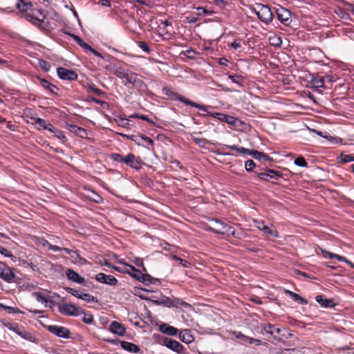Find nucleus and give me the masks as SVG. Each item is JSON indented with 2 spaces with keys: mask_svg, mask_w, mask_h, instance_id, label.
Returning a JSON list of instances; mask_svg holds the SVG:
<instances>
[{
  "mask_svg": "<svg viewBox=\"0 0 354 354\" xmlns=\"http://www.w3.org/2000/svg\"><path fill=\"white\" fill-rule=\"evenodd\" d=\"M114 75L118 78L124 80L123 83L124 85L131 84L138 88H142L146 86L141 75L123 67H118L114 72Z\"/></svg>",
  "mask_w": 354,
  "mask_h": 354,
  "instance_id": "obj_1",
  "label": "nucleus"
},
{
  "mask_svg": "<svg viewBox=\"0 0 354 354\" xmlns=\"http://www.w3.org/2000/svg\"><path fill=\"white\" fill-rule=\"evenodd\" d=\"M3 8H0V10L10 12L13 11L14 6L16 7L21 12V17L25 18V14L31 12L33 5L30 1H25L24 0H1Z\"/></svg>",
  "mask_w": 354,
  "mask_h": 354,
  "instance_id": "obj_2",
  "label": "nucleus"
},
{
  "mask_svg": "<svg viewBox=\"0 0 354 354\" xmlns=\"http://www.w3.org/2000/svg\"><path fill=\"white\" fill-rule=\"evenodd\" d=\"M109 157L113 161L124 163L136 171L140 170L144 164L140 157H136L132 153H129L125 156H123L120 153H113L110 154Z\"/></svg>",
  "mask_w": 354,
  "mask_h": 354,
  "instance_id": "obj_3",
  "label": "nucleus"
},
{
  "mask_svg": "<svg viewBox=\"0 0 354 354\" xmlns=\"http://www.w3.org/2000/svg\"><path fill=\"white\" fill-rule=\"evenodd\" d=\"M162 93L171 100L180 101V102H183V104H185V105H188V106H191L192 107L197 108L202 111H207V109L209 108H210V106L209 105L198 104V103L194 102L185 97H183L178 93L172 91L171 88H169L167 86H165L162 88Z\"/></svg>",
  "mask_w": 354,
  "mask_h": 354,
  "instance_id": "obj_4",
  "label": "nucleus"
},
{
  "mask_svg": "<svg viewBox=\"0 0 354 354\" xmlns=\"http://www.w3.org/2000/svg\"><path fill=\"white\" fill-rule=\"evenodd\" d=\"M252 10L257 15L259 19L266 24H268L273 19V13L267 5L256 3L252 7Z\"/></svg>",
  "mask_w": 354,
  "mask_h": 354,
  "instance_id": "obj_5",
  "label": "nucleus"
},
{
  "mask_svg": "<svg viewBox=\"0 0 354 354\" xmlns=\"http://www.w3.org/2000/svg\"><path fill=\"white\" fill-rule=\"evenodd\" d=\"M46 18V13L41 9L32 8L30 12L25 14V19L38 27L41 26Z\"/></svg>",
  "mask_w": 354,
  "mask_h": 354,
  "instance_id": "obj_6",
  "label": "nucleus"
},
{
  "mask_svg": "<svg viewBox=\"0 0 354 354\" xmlns=\"http://www.w3.org/2000/svg\"><path fill=\"white\" fill-rule=\"evenodd\" d=\"M50 304L57 306L59 312L64 315L78 316L80 315L79 308L75 304L55 303L53 301H50Z\"/></svg>",
  "mask_w": 354,
  "mask_h": 354,
  "instance_id": "obj_7",
  "label": "nucleus"
},
{
  "mask_svg": "<svg viewBox=\"0 0 354 354\" xmlns=\"http://www.w3.org/2000/svg\"><path fill=\"white\" fill-rule=\"evenodd\" d=\"M226 149H230L232 150L236 151L239 153L247 154L251 156L256 160H261L262 157H267V154L263 152H260L257 150H250L243 147H238L236 145H225Z\"/></svg>",
  "mask_w": 354,
  "mask_h": 354,
  "instance_id": "obj_8",
  "label": "nucleus"
},
{
  "mask_svg": "<svg viewBox=\"0 0 354 354\" xmlns=\"http://www.w3.org/2000/svg\"><path fill=\"white\" fill-rule=\"evenodd\" d=\"M276 14L279 21L284 26H290L292 23V13L289 10L280 7L276 10Z\"/></svg>",
  "mask_w": 354,
  "mask_h": 354,
  "instance_id": "obj_9",
  "label": "nucleus"
},
{
  "mask_svg": "<svg viewBox=\"0 0 354 354\" xmlns=\"http://www.w3.org/2000/svg\"><path fill=\"white\" fill-rule=\"evenodd\" d=\"M68 35L71 37L75 41H76L84 50L90 51L95 56L100 57V59H104V55H102L100 53L93 48L88 44L84 41L82 39H81L79 36L75 35L72 33H68Z\"/></svg>",
  "mask_w": 354,
  "mask_h": 354,
  "instance_id": "obj_10",
  "label": "nucleus"
},
{
  "mask_svg": "<svg viewBox=\"0 0 354 354\" xmlns=\"http://www.w3.org/2000/svg\"><path fill=\"white\" fill-rule=\"evenodd\" d=\"M47 330L55 335L56 336L62 338H68L70 337L71 332L70 330L64 327V326H60L57 325H50L47 326Z\"/></svg>",
  "mask_w": 354,
  "mask_h": 354,
  "instance_id": "obj_11",
  "label": "nucleus"
},
{
  "mask_svg": "<svg viewBox=\"0 0 354 354\" xmlns=\"http://www.w3.org/2000/svg\"><path fill=\"white\" fill-rule=\"evenodd\" d=\"M163 345L178 353H184V351H185V348L180 342L169 337L163 339Z\"/></svg>",
  "mask_w": 354,
  "mask_h": 354,
  "instance_id": "obj_12",
  "label": "nucleus"
},
{
  "mask_svg": "<svg viewBox=\"0 0 354 354\" xmlns=\"http://www.w3.org/2000/svg\"><path fill=\"white\" fill-rule=\"evenodd\" d=\"M58 77L63 80L74 81L77 78V74L75 71L66 69L63 67L57 68Z\"/></svg>",
  "mask_w": 354,
  "mask_h": 354,
  "instance_id": "obj_13",
  "label": "nucleus"
},
{
  "mask_svg": "<svg viewBox=\"0 0 354 354\" xmlns=\"http://www.w3.org/2000/svg\"><path fill=\"white\" fill-rule=\"evenodd\" d=\"M95 279L101 283L115 286L118 284V279L113 275H107L100 272L95 275Z\"/></svg>",
  "mask_w": 354,
  "mask_h": 354,
  "instance_id": "obj_14",
  "label": "nucleus"
},
{
  "mask_svg": "<svg viewBox=\"0 0 354 354\" xmlns=\"http://www.w3.org/2000/svg\"><path fill=\"white\" fill-rule=\"evenodd\" d=\"M255 226L261 231H263L266 234L270 235L273 237H278V232L275 227H270L265 225L263 221H254Z\"/></svg>",
  "mask_w": 354,
  "mask_h": 354,
  "instance_id": "obj_15",
  "label": "nucleus"
},
{
  "mask_svg": "<svg viewBox=\"0 0 354 354\" xmlns=\"http://www.w3.org/2000/svg\"><path fill=\"white\" fill-rule=\"evenodd\" d=\"M104 59H101L102 61L100 62L98 64L102 66L106 71L110 73H113L115 71V69L118 67H115L113 61H115V59L109 55H106L104 56Z\"/></svg>",
  "mask_w": 354,
  "mask_h": 354,
  "instance_id": "obj_16",
  "label": "nucleus"
},
{
  "mask_svg": "<svg viewBox=\"0 0 354 354\" xmlns=\"http://www.w3.org/2000/svg\"><path fill=\"white\" fill-rule=\"evenodd\" d=\"M209 229L216 234H221L223 232L225 223L217 218H212L209 220Z\"/></svg>",
  "mask_w": 354,
  "mask_h": 354,
  "instance_id": "obj_17",
  "label": "nucleus"
},
{
  "mask_svg": "<svg viewBox=\"0 0 354 354\" xmlns=\"http://www.w3.org/2000/svg\"><path fill=\"white\" fill-rule=\"evenodd\" d=\"M111 342L113 344H117L118 343H120V346L124 350L127 351L130 353H138L141 351L140 347L138 345L133 344L131 342H125V341H119V340L112 341Z\"/></svg>",
  "mask_w": 354,
  "mask_h": 354,
  "instance_id": "obj_18",
  "label": "nucleus"
},
{
  "mask_svg": "<svg viewBox=\"0 0 354 354\" xmlns=\"http://www.w3.org/2000/svg\"><path fill=\"white\" fill-rule=\"evenodd\" d=\"M109 330L112 333L116 334L119 336H123L126 333L124 325L116 321H113L111 323L109 326Z\"/></svg>",
  "mask_w": 354,
  "mask_h": 354,
  "instance_id": "obj_19",
  "label": "nucleus"
},
{
  "mask_svg": "<svg viewBox=\"0 0 354 354\" xmlns=\"http://www.w3.org/2000/svg\"><path fill=\"white\" fill-rule=\"evenodd\" d=\"M15 277V274L13 272V270L9 268L7 265L5 269L0 272V278L8 283H12Z\"/></svg>",
  "mask_w": 354,
  "mask_h": 354,
  "instance_id": "obj_20",
  "label": "nucleus"
},
{
  "mask_svg": "<svg viewBox=\"0 0 354 354\" xmlns=\"http://www.w3.org/2000/svg\"><path fill=\"white\" fill-rule=\"evenodd\" d=\"M158 330L164 333V334H167L168 335H171V336H175L178 334V330L172 326H170L167 324H165V323H162L161 324L159 325V327H158Z\"/></svg>",
  "mask_w": 354,
  "mask_h": 354,
  "instance_id": "obj_21",
  "label": "nucleus"
},
{
  "mask_svg": "<svg viewBox=\"0 0 354 354\" xmlns=\"http://www.w3.org/2000/svg\"><path fill=\"white\" fill-rule=\"evenodd\" d=\"M66 275L68 280L72 281L73 282H76L80 284H82L85 281L84 277H81L78 273H77L72 269H68L66 271Z\"/></svg>",
  "mask_w": 354,
  "mask_h": 354,
  "instance_id": "obj_22",
  "label": "nucleus"
},
{
  "mask_svg": "<svg viewBox=\"0 0 354 354\" xmlns=\"http://www.w3.org/2000/svg\"><path fill=\"white\" fill-rule=\"evenodd\" d=\"M315 300L321 305L322 307L324 308H333L335 306V304L333 299L324 298L322 295H317Z\"/></svg>",
  "mask_w": 354,
  "mask_h": 354,
  "instance_id": "obj_23",
  "label": "nucleus"
},
{
  "mask_svg": "<svg viewBox=\"0 0 354 354\" xmlns=\"http://www.w3.org/2000/svg\"><path fill=\"white\" fill-rule=\"evenodd\" d=\"M38 80L39 81V84L46 90H47L49 93H50L53 95H57V91L59 90L57 86L55 85L52 84L50 83L48 80L38 77Z\"/></svg>",
  "mask_w": 354,
  "mask_h": 354,
  "instance_id": "obj_24",
  "label": "nucleus"
},
{
  "mask_svg": "<svg viewBox=\"0 0 354 354\" xmlns=\"http://www.w3.org/2000/svg\"><path fill=\"white\" fill-rule=\"evenodd\" d=\"M67 129L76 136L80 137V138H86L87 136V133L86 129L78 127L75 124H67Z\"/></svg>",
  "mask_w": 354,
  "mask_h": 354,
  "instance_id": "obj_25",
  "label": "nucleus"
},
{
  "mask_svg": "<svg viewBox=\"0 0 354 354\" xmlns=\"http://www.w3.org/2000/svg\"><path fill=\"white\" fill-rule=\"evenodd\" d=\"M32 119L35 120L33 124L37 126L38 129H46L48 131H52L53 124L50 123L48 121L39 118Z\"/></svg>",
  "mask_w": 354,
  "mask_h": 354,
  "instance_id": "obj_26",
  "label": "nucleus"
},
{
  "mask_svg": "<svg viewBox=\"0 0 354 354\" xmlns=\"http://www.w3.org/2000/svg\"><path fill=\"white\" fill-rule=\"evenodd\" d=\"M179 338L183 342L186 344H190L194 340L189 329H185L180 331L179 333Z\"/></svg>",
  "mask_w": 354,
  "mask_h": 354,
  "instance_id": "obj_27",
  "label": "nucleus"
},
{
  "mask_svg": "<svg viewBox=\"0 0 354 354\" xmlns=\"http://www.w3.org/2000/svg\"><path fill=\"white\" fill-rule=\"evenodd\" d=\"M286 295H289L295 301L302 304V305H306L308 304V301L301 297L299 295L292 292L291 290H286Z\"/></svg>",
  "mask_w": 354,
  "mask_h": 354,
  "instance_id": "obj_28",
  "label": "nucleus"
},
{
  "mask_svg": "<svg viewBox=\"0 0 354 354\" xmlns=\"http://www.w3.org/2000/svg\"><path fill=\"white\" fill-rule=\"evenodd\" d=\"M127 267L129 268H127L129 270V272H126L125 274H128L133 278L136 279V280L140 281L142 272L140 270L136 269L133 266L127 265Z\"/></svg>",
  "mask_w": 354,
  "mask_h": 354,
  "instance_id": "obj_29",
  "label": "nucleus"
},
{
  "mask_svg": "<svg viewBox=\"0 0 354 354\" xmlns=\"http://www.w3.org/2000/svg\"><path fill=\"white\" fill-rule=\"evenodd\" d=\"M16 334H17L19 336H20L23 339L28 340L29 342H35L36 340L35 336L32 333H30L28 331L21 330L20 327L19 328L17 333H16Z\"/></svg>",
  "mask_w": 354,
  "mask_h": 354,
  "instance_id": "obj_30",
  "label": "nucleus"
},
{
  "mask_svg": "<svg viewBox=\"0 0 354 354\" xmlns=\"http://www.w3.org/2000/svg\"><path fill=\"white\" fill-rule=\"evenodd\" d=\"M139 281L143 283L146 286H149L150 284H154L156 281H159V280L156 278L152 277L149 274L142 273Z\"/></svg>",
  "mask_w": 354,
  "mask_h": 354,
  "instance_id": "obj_31",
  "label": "nucleus"
},
{
  "mask_svg": "<svg viewBox=\"0 0 354 354\" xmlns=\"http://www.w3.org/2000/svg\"><path fill=\"white\" fill-rule=\"evenodd\" d=\"M210 106V109L212 108L211 106ZM209 108L207 109L206 112V113H198V115L201 116V117H204V116H207V115H209V116H212L214 118H216L218 119V120L220 121H224L225 120V114H223V113H212V112H210L209 111Z\"/></svg>",
  "mask_w": 354,
  "mask_h": 354,
  "instance_id": "obj_32",
  "label": "nucleus"
},
{
  "mask_svg": "<svg viewBox=\"0 0 354 354\" xmlns=\"http://www.w3.org/2000/svg\"><path fill=\"white\" fill-rule=\"evenodd\" d=\"M228 78L234 84H238L240 87L243 86L245 78L240 75H227Z\"/></svg>",
  "mask_w": 354,
  "mask_h": 354,
  "instance_id": "obj_33",
  "label": "nucleus"
},
{
  "mask_svg": "<svg viewBox=\"0 0 354 354\" xmlns=\"http://www.w3.org/2000/svg\"><path fill=\"white\" fill-rule=\"evenodd\" d=\"M309 82L313 88H324V80L323 77L317 78L315 77H312Z\"/></svg>",
  "mask_w": 354,
  "mask_h": 354,
  "instance_id": "obj_34",
  "label": "nucleus"
},
{
  "mask_svg": "<svg viewBox=\"0 0 354 354\" xmlns=\"http://www.w3.org/2000/svg\"><path fill=\"white\" fill-rule=\"evenodd\" d=\"M153 302L157 305H162L168 308L172 307L171 298L168 297H163L160 300H152Z\"/></svg>",
  "mask_w": 354,
  "mask_h": 354,
  "instance_id": "obj_35",
  "label": "nucleus"
},
{
  "mask_svg": "<svg viewBox=\"0 0 354 354\" xmlns=\"http://www.w3.org/2000/svg\"><path fill=\"white\" fill-rule=\"evenodd\" d=\"M263 330L266 333L270 334L272 336L279 335L281 332V330L279 328H277L272 324H268L263 328Z\"/></svg>",
  "mask_w": 354,
  "mask_h": 354,
  "instance_id": "obj_36",
  "label": "nucleus"
},
{
  "mask_svg": "<svg viewBox=\"0 0 354 354\" xmlns=\"http://www.w3.org/2000/svg\"><path fill=\"white\" fill-rule=\"evenodd\" d=\"M194 142L198 145L200 148H206L207 145H210L212 142L205 138H199L192 136Z\"/></svg>",
  "mask_w": 354,
  "mask_h": 354,
  "instance_id": "obj_37",
  "label": "nucleus"
},
{
  "mask_svg": "<svg viewBox=\"0 0 354 354\" xmlns=\"http://www.w3.org/2000/svg\"><path fill=\"white\" fill-rule=\"evenodd\" d=\"M257 176L259 179L274 183V180H277V178L274 176L271 175L269 172H261L257 174Z\"/></svg>",
  "mask_w": 354,
  "mask_h": 354,
  "instance_id": "obj_38",
  "label": "nucleus"
},
{
  "mask_svg": "<svg viewBox=\"0 0 354 354\" xmlns=\"http://www.w3.org/2000/svg\"><path fill=\"white\" fill-rule=\"evenodd\" d=\"M120 135L122 138H125L127 139L131 140L133 141L136 144L138 145H142L143 144L140 142V134L138 135H127L124 133H120Z\"/></svg>",
  "mask_w": 354,
  "mask_h": 354,
  "instance_id": "obj_39",
  "label": "nucleus"
},
{
  "mask_svg": "<svg viewBox=\"0 0 354 354\" xmlns=\"http://www.w3.org/2000/svg\"><path fill=\"white\" fill-rule=\"evenodd\" d=\"M169 25H171V24H169V22L167 21L160 20V24L158 26L159 34L161 35H164L167 34L168 33V30L167 29V27Z\"/></svg>",
  "mask_w": 354,
  "mask_h": 354,
  "instance_id": "obj_40",
  "label": "nucleus"
},
{
  "mask_svg": "<svg viewBox=\"0 0 354 354\" xmlns=\"http://www.w3.org/2000/svg\"><path fill=\"white\" fill-rule=\"evenodd\" d=\"M80 314L83 315L82 321L84 323H85L86 324H91L93 322L94 319H93V316L92 314L86 313L84 311L80 312Z\"/></svg>",
  "mask_w": 354,
  "mask_h": 354,
  "instance_id": "obj_41",
  "label": "nucleus"
},
{
  "mask_svg": "<svg viewBox=\"0 0 354 354\" xmlns=\"http://www.w3.org/2000/svg\"><path fill=\"white\" fill-rule=\"evenodd\" d=\"M171 302H172V307H178L180 306H184V307H190V304L187 303L185 301H183L180 299L178 298H171Z\"/></svg>",
  "mask_w": 354,
  "mask_h": 354,
  "instance_id": "obj_42",
  "label": "nucleus"
},
{
  "mask_svg": "<svg viewBox=\"0 0 354 354\" xmlns=\"http://www.w3.org/2000/svg\"><path fill=\"white\" fill-rule=\"evenodd\" d=\"M269 40H270V44L275 47H279V46H281V45L282 44V40H281V37H278V36L270 37L269 38Z\"/></svg>",
  "mask_w": 354,
  "mask_h": 354,
  "instance_id": "obj_43",
  "label": "nucleus"
},
{
  "mask_svg": "<svg viewBox=\"0 0 354 354\" xmlns=\"http://www.w3.org/2000/svg\"><path fill=\"white\" fill-rule=\"evenodd\" d=\"M50 132L53 133L55 136H56L57 138H59V140H66V136L64 135V133L63 131L56 129L53 125V129L52 131H50Z\"/></svg>",
  "mask_w": 354,
  "mask_h": 354,
  "instance_id": "obj_44",
  "label": "nucleus"
},
{
  "mask_svg": "<svg viewBox=\"0 0 354 354\" xmlns=\"http://www.w3.org/2000/svg\"><path fill=\"white\" fill-rule=\"evenodd\" d=\"M35 297H36V299L39 301V302H41L42 304H47L48 302L50 303V301L51 300H49L46 296H44L42 293L41 292H35Z\"/></svg>",
  "mask_w": 354,
  "mask_h": 354,
  "instance_id": "obj_45",
  "label": "nucleus"
},
{
  "mask_svg": "<svg viewBox=\"0 0 354 354\" xmlns=\"http://www.w3.org/2000/svg\"><path fill=\"white\" fill-rule=\"evenodd\" d=\"M171 258L174 260H176V261H178L184 268H188L191 265V263L189 261L184 260V259H181L180 257H177L176 255H172Z\"/></svg>",
  "mask_w": 354,
  "mask_h": 354,
  "instance_id": "obj_46",
  "label": "nucleus"
},
{
  "mask_svg": "<svg viewBox=\"0 0 354 354\" xmlns=\"http://www.w3.org/2000/svg\"><path fill=\"white\" fill-rule=\"evenodd\" d=\"M294 163L299 167H308V162L303 157H297L295 159Z\"/></svg>",
  "mask_w": 354,
  "mask_h": 354,
  "instance_id": "obj_47",
  "label": "nucleus"
},
{
  "mask_svg": "<svg viewBox=\"0 0 354 354\" xmlns=\"http://www.w3.org/2000/svg\"><path fill=\"white\" fill-rule=\"evenodd\" d=\"M235 230H236V229H234L232 226L229 225L227 223H225L224 230H223V232L222 233V234H226L227 236L231 235L233 236V234H234Z\"/></svg>",
  "mask_w": 354,
  "mask_h": 354,
  "instance_id": "obj_48",
  "label": "nucleus"
},
{
  "mask_svg": "<svg viewBox=\"0 0 354 354\" xmlns=\"http://www.w3.org/2000/svg\"><path fill=\"white\" fill-rule=\"evenodd\" d=\"M235 230H236V229H234L232 226L229 225L227 223H225L224 230H223V232L222 233V234H226L227 236L231 235L233 236V234H234Z\"/></svg>",
  "mask_w": 354,
  "mask_h": 354,
  "instance_id": "obj_49",
  "label": "nucleus"
},
{
  "mask_svg": "<svg viewBox=\"0 0 354 354\" xmlns=\"http://www.w3.org/2000/svg\"><path fill=\"white\" fill-rule=\"evenodd\" d=\"M138 46L143 51L149 53L151 51V48L148 46L145 41H139L137 42Z\"/></svg>",
  "mask_w": 354,
  "mask_h": 354,
  "instance_id": "obj_50",
  "label": "nucleus"
},
{
  "mask_svg": "<svg viewBox=\"0 0 354 354\" xmlns=\"http://www.w3.org/2000/svg\"><path fill=\"white\" fill-rule=\"evenodd\" d=\"M340 159H341V162H342L347 163V162H349L354 161V156H352V155L342 153L340 155Z\"/></svg>",
  "mask_w": 354,
  "mask_h": 354,
  "instance_id": "obj_51",
  "label": "nucleus"
},
{
  "mask_svg": "<svg viewBox=\"0 0 354 354\" xmlns=\"http://www.w3.org/2000/svg\"><path fill=\"white\" fill-rule=\"evenodd\" d=\"M80 299H82V300H84L86 301H97V299H96V297H95L94 296L90 295V294H87V293H84L82 294V295H81L80 297Z\"/></svg>",
  "mask_w": 354,
  "mask_h": 354,
  "instance_id": "obj_52",
  "label": "nucleus"
},
{
  "mask_svg": "<svg viewBox=\"0 0 354 354\" xmlns=\"http://www.w3.org/2000/svg\"><path fill=\"white\" fill-rule=\"evenodd\" d=\"M4 326L8 328L10 330L13 331L14 333H17V330L19 328V326L17 323H10L7 322L4 324Z\"/></svg>",
  "mask_w": 354,
  "mask_h": 354,
  "instance_id": "obj_53",
  "label": "nucleus"
},
{
  "mask_svg": "<svg viewBox=\"0 0 354 354\" xmlns=\"http://www.w3.org/2000/svg\"><path fill=\"white\" fill-rule=\"evenodd\" d=\"M0 254L3 255L4 257H9L12 259H15V257L10 251L1 246H0Z\"/></svg>",
  "mask_w": 354,
  "mask_h": 354,
  "instance_id": "obj_54",
  "label": "nucleus"
},
{
  "mask_svg": "<svg viewBox=\"0 0 354 354\" xmlns=\"http://www.w3.org/2000/svg\"><path fill=\"white\" fill-rule=\"evenodd\" d=\"M255 166V162L252 160H248L245 162V170L248 172L252 171Z\"/></svg>",
  "mask_w": 354,
  "mask_h": 354,
  "instance_id": "obj_55",
  "label": "nucleus"
},
{
  "mask_svg": "<svg viewBox=\"0 0 354 354\" xmlns=\"http://www.w3.org/2000/svg\"><path fill=\"white\" fill-rule=\"evenodd\" d=\"M39 66L45 71H48L50 69V63L44 59H39Z\"/></svg>",
  "mask_w": 354,
  "mask_h": 354,
  "instance_id": "obj_56",
  "label": "nucleus"
},
{
  "mask_svg": "<svg viewBox=\"0 0 354 354\" xmlns=\"http://www.w3.org/2000/svg\"><path fill=\"white\" fill-rule=\"evenodd\" d=\"M70 257L72 259H74L75 260V261H79L80 262H82V263L86 262V260L85 259L81 257L80 255L79 254V253L75 250H73V253H71L70 254Z\"/></svg>",
  "mask_w": 354,
  "mask_h": 354,
  "instance_id": "obj_57",
  "label": "nucleus"
},
{
  "mask_svg": "<svg viewBox=\"0 0 354 354\" xmlns=\"http://www.w3.org/2000/svg\"><path fill=\"white\" fill-rule=\"evenodd\" d=\"M140 141L144 140L147 145H148L149 146H151V147H153L154 145V141L151 138H149L148 136H147L145 134H140Z\"/></svg>",
  "mask_w": 354,
  "mask_h": 354,
  "instance_id": "obj_58",
  "label": "nucleus"
},
{
  "mask_svg": "<svg viewBox=\"0 0 354 354\" xmlns=\"http://www.w3.org/2000/svg\"><path fill=\"white\" fill-rule=\"evenodd\" d=\"M238 121L239 120L237 118L227 115H225V118L224 120V122L232 125H236Z\"/></svg>",
  "mask_w": 354,
  "mask_h": 354,
  "instance_id": "obj_59",
  "label": "nucleus"
},
{
  "mask_svg": "<svg viewBox=\"0 0 354 354\" xmlns=\"http://www.w3.org/2000/svg\"><path fill=\"white\" fill-rule=\"evenodd\" d=\"M241 39H235L233 42L230 44V46L234 50H238L241 47Z\"/></svg>",
  "mask_w": 354,
  "mask_h": 354,
  "instance_id": "obj_60",
  "label": "nucleus"
},
{
  "mask_svg": "<svg viewBox=\"0 0 354 354\" xmlns=\"http://www.w3.org/2000/svg\"><path fill=\"white\" fill-rule=\"evenodd\" d=\"M5 310L8 311V313H20L21 310L17 308H14L11 306H1Z\"/></svg>",
  "mask_w": 354,
  "mask_h": 354,
  "instance_id": "obj_61",
  "label": "nucleus"
},
{
  "mask_svg": "<svg viewBox=\"0 0 354 354\" xmlns=\"http://www.w3.org/2000/svg\"><path fill=\"white\" fill-rule=\"evenodd\" d=\"M133 263L138 266V267H141L143 269V271L146 272L147 270L144 266V263H143V260L141 258H136L134 260H133Z\"/></svg>",
  "mask_w": 354,
  "mask_h": 354,
  "instance_id": "obj_62",
  "label": "nucleus"
},
{
  "mask_svg": "<svg viewBox=\"0 0 354 354\" xmlns=\"http://www.w3.org/2000/svg\"><path fill=\"white\" fill-rule=\"evenodd\" d=\"M244 235V232L241 228L236 229L233 237L236 239H241Z\"/></svg>",
  "mask_w": 354,
  "mask_h": 354,
  "instance_id": "obj_63",
  "label": "nucleus"
},
{
  "mask_svg": "<svg viewBox=\"0 0 354 354\" xmlns=\"http://www.w3.org/2000/svg\"><path fill=\"white\" fill-rule=\"evenodd\" d=\"M323 78L324 80V83L327 82V83L333 84L334 82L336 81L335 77L330 75H327L325 77H324Z\"/></svg>",
  "mask_w": 354,
  "mask_h": 354,
  "instance_id": "obj_64",
  "label": "nucleus"
}]
</instances>
